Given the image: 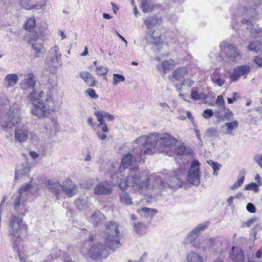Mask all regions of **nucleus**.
Wrapping results in <instances>:
<instances>
[{
  "label": "nucleus",
  "mask_w": 262,
  "mask_h": 262,
  "mask_svg": "<svg viewBox=\"0 0 262 262\" xmlns=\"http://www.w3.org/2000/svg\"><path fill=\"white\" fill-rule=\"evenodd\" d=\"M138 212L143 217L147 219L151 220L155 216L158 211L156 209H151L147 207H143L141 209H138Z\"/></svg>",
  "instance_id": "obj_29"
},
{
  "label": "nucleus",
  "mask_w": 262,
  "mask_h": 262,
  "mask_svg": "<svg viewBox=\"0 0 262 262\" xmlns=\"http://www.w3.org/2000/svg\"><path fill=\"white\" fill-rule=\"evenodd\" d=\"M199 165L200 162L198 160H193L187 175V181L194 185H199L200 182Z\"/></svg>",
  "instance_id": "obj_13"
},
{
  "label": "nucleus",
  "mask_w": 262,
  "mask_h": 262,
  "mask_svg": "<svg viewBox=\"0 0 262 262\" xmlns=\"http://www.w3.org/2000/svg\"><path fill=\"white\" fill-rule=\"evenodd\" d=\"M161 23V18H159L156 15L148 16L144 20V24L148 29H150L157 24H160Z\"/></svg>",
  "instance_id": "obj_30"
},
{
  "label": "nucleus",
  "mask_w": 262,
  "mask_h": 262,
  "mask_svg": "<svg viewBox=\"0 0 262 262\" xmlns=\"http://www.w3.org/2000/svg\"><path fill=\"white\" fill-rule=\"evenodd\" d=\"M62 185L53 180L48 182V188L56 196L57 199H60Z\"/></svg>",
  "instance_id": "obj_25"
},
{
  "label": "nucleus",
  "mask_w": 262,
  "mask_h": 262,
  "mask_svg": "<svg viewBox=\"0 0 262 262\" xmlns=\"http://www.w3.org/2000/svg\"><path fill=\"white\" fill-rule=\"evenodd\" d=\"M248 49L251 51L256 52H260L258 55L255 58V63L259 67H262V41L254 40L251 42L248 46Z\"/></svg>",
  "instance_id": "obj_18"
},
{
  "label": "nucleus",
  "mask_w": 262,
  "mask_h": 262,
  "mask_svg": "<svg viewBox=\"0 0 262 262\" xmlns=\"http://www.w3.org/2000/svg\"><path fill=\"white\" fill-rule=\"evenodd\" d=\"M90 257L94 260L106 258L108 255V250L101 243L94 245L89 250Z\"/></svg>",
  "instance_id": "obj_14"
},
{
  "label": "nucleus",
  "mask_w": 262,
  "mask_h": 262,
  "mask_svg": "<svg viewBox=\"0 0 262 262\" xmlns=\"http://www.w3.org/2000/svg\"><path fill=\"white\" fill-rule=\"evenodd\" d=\"M9 103V100L7 96L2 94L0 96V105H7Z\"/></svg>",
  "instance_id": "obj_56"
},
{
  "label": "nucleus",
  "mask_w": 262,
  "mask_h": 262,
  "mask_svg": "<svg viewBox=\"0 0 262 262\" xmlns=\"http://www.w3.org/2000/svg\"><path fill=\"white\" fill-rule=\"evenodd\" d=\"M32 188V185L31 184V182H30L29 183H28L24 186H21L16 192H19L21 195H24L25 196H26Z\"/></svg>",
  "instance_id": "obj_40"
},
{
  "label": "nucleus",
  "mask_w": 262,
  "mask_h": 262,
  "mask_svg": "<svg viewBox=\"0 0 262 262\" xmlns=\"http://www.w3.org/2000/svg\"><path fill=\"white\" fill-rule=\"evenodd\" d=\"M209 222H205L199 225L187 236L184 242L186 244H192L200 235L201 232L206 229L209 225Z\"/></svg>",
  "instance_id": "obj_17"
},
{
  "label": "nucleus",
  "mask_w": 262,
  "mask_h": 262,
  "mask_svg": "<svg viewBox=\"0 0 262 262\" xmlns=\"http://www.w3.org/2000/svg\"><path fill=\"white\" fill-rule=\"evenodd\" d=\"M26 40L32 44L31 52L34 54V57H40L44 52L42 40L38 37L33 40L31 36L28 37Z\"/></svg>",
  "instance_id": "obj_15"
},
{
  "label": "nucleus",
  "mask_w": 262,
  "mask_h": 262,
  "mask_svg": "<svg viewBox=\"0 0 262 262\" xmlns=\"http://www.w3.org/2000/svg\"><path fill=\"white\" fill-rule=\"evenodd\" d=\"M245 171L241 170L239 172V174L238 176L237 180V185L241 186L245 180Z\"/></svg>",
  "instance_id": "obj_48"
},
{
  "label": "nucleus",
  "mask_w": 262,
  "mask_h": 262,
  "mask_svg": "<svg viewBox=\"0 0 262 262\" xmlns=\"http://www.w3.org/2000/svg\"><path fill=\"white\" fill-rule=\"evenodd\" d=\"M238 123L237 120H233L231 122H227L224 124L223 127H227V133L231 132L233 129L236 128L238 126Z\"/></svg>",
  "instance_id": "obj_42"
},
{
  "label": "nucleus",
  "mask_w": 262,
  "mask_h": 262,
  "mask_svg": "<svg viewBox=\"0 0 262 262\" xmlns=\"http://www.w3.org/2000/svg\"><path fill=\"white\" fill-rule=\"evenodd\" d=\"M20 5L27 10H31L35 7L36 4L32 3L31 0H21Z\"/></svg>",
  "instance_id": "obj_41"
},
{
  "label": "nucleus",
  "mask_w": 262,
  "mask_h": 262,
  "mask_svg": "<svg viewBox=\"0 0 262 262\" xmlns=\"http://www.w3.org/2000/svg\"><path fill=\"white\" fill-rule=\"evenodd\" d=\"M185 81H186V85H187L189 87L192 86L194 83V81L193 80H192L191 79H189V78L185 79Z\"/></svg>",
  "instance_id": "obj_62"
},
{
  "label": "nucleus",
  "mask_w": 262,
  "mask_h": 262,
  "mask_svg": "<svg viewBox=\"0 0 262 262\" xmlns=\"http://www.w3.org/2000/svg\"><path fill=\"white\" fill-rule=\"evenodd\" d=\"M159 106L161 108V111L163 112H168L171 111V108L165 102H160L159 103Z\"/></svg>",
  "instance_id": "obj_53"
},
{
  "label": "nucleus",
  "mask_w": 262,
  "mask_h": 262,
  "mask_svg": "<svg viewBox=\"0 0 262 262\" xmlns=\"http://www.w3.org/2000/svg\"><path fill=\"white\" fill-rule=\"evenodd\" d=\"M61 56L57 46L55 45L50 49L45 60L46 68L49 71L54 73L56 69L61 66Z\"/></svg>",
  "instance_id": "obj_9"
},
{
  "label": "nucleus",
  "mask_w": 262,
  "mask_h": 262,
  "mask_svg": "<svg viewBox=\"0 0 262 262\" xmlns=\"http://www.w3.org/2000/svg\"><path fill=\"white\" fill-rule=\"evenodd\" d=\"M57 127V120L56 118H52L49 119V121L47 123L45 128L47 130H56Z\"/></svg>",
  "instance_id": "obj_39"
},
{
  "label": "nucleus",
  "mask_w": 262,
  "mask_h": 262,
  "mask_svg": "<svg viewBox=\"0 0 262 262\" xmlns=\"http://www.w3.org/2000/svg\"><path fill=\"white\" fill-rule=\"evenodd\" d=\"M187 262H204L202 256L194 252H191L187 255Z\"/></svg>",
  "instance_id": "obj_34"
},
{
  "label": "nucleus",
  "mask_w": 262,
  "mask_h": 262,
  "mask_svg": "<svg viewBox=\"0 0 262 262\" xmlns=\"http://www.w3.org/2000/svg\"><path fill=\"white\" fill-rule=\"evenodd\" d=\"M262 254V249H260L255 253V257L257 258H260Z\"/></svg>",
  "instance_id": "obj_64"
},
{
  "label": "nucleus",
  "mask_w": 262,
  "mask_h": 262,
  "mask_svg": "<svg viewBox=\"0 0 262 262\" xmlns=\"http://www.w3.org/2000/svg\"><path fill=\"white\" fill-rule=\"evenodd\" d=\"M155 7L153 0H141L140 7L144 13L152 11Z\"/></svg>",
  "instance_id": "obj_28"
},
{
  "label": "nucleus",
  "mask_w": 262,
  "mask_h": 262,
  "mask_svg": "<svg viewBox=\"0 0 262 262\" xmlns=\"http://www.w3.org/2000/svg\"><path fill=\"white\" fill-rule=\"evenodd\" d=\"M77 192V185L71 182L66 183V184L62 185L61 193L63 192L69 198L73 197L76 194Z\"/></svg>",
  "instance_id": "obj_24"
},
{
  "label": "nucleus",
  "mask_w": 262,
  "mask_h": 262,
  "mask_svg": "<svg viewBox=\"0 0 262 262\" xmlns=\"http://www.w3.org/2000/svg\"><path fill=\"white\" fill-rule=\"evenodd\" d=\"M216 130L214 128H209L206 131V134L208 137L215 136L216 135Z\"/></svg>",
  "instance_id": "obj_58"
},
{
  "label": "nucleus",
  "mask_w": 262,
  "mask_h": 262,
  "mask_svg": "<svg viewBox=\"0 0 262 262\" xmlns=\"http://www.w3.org/2000/svg\"><path fill=\"white\" fill-rule=\"evenodd\" d=\"M18 77L16 74H9L3 80V85L6 88L14 86L17 83Z\"/></svg>",
  "instance_id": "obj_27"
},
{
  "label": "nucleus",
  "mask_w": 262,
  "mask_h": 262,
  "mask_svg": "<svg viewBox=\"0 0 262 262\" xmlns=\"http://www.w3.org/2000/svg\"><path fill=\"white\" fill-rule=\"evenodd\" d=\"M94 115L96 117L98 122H100V125H102V132L104 133L108 132L109 129L104 120V118H106L108 121H112L114 120L115 117L103 111H95Z\"/></svg>",
  "instance_id": "obj_16"
},
{
  "label": "nucleus",
  "mask_w": 262,
  "mask_h": 262,
  "mask_svg": "<svg viewBox=\"0 0 262 262\" xmlns=\"http://www.w3.org/2000/svg\"><path fill=\"white\" fill-rule=\"evenodd\" d=\"M224 118L225 120L231 121L233 119L234 115L233 113L230 110L228 109L226 110V112L224 115Z\"/></svg>",
  "instance_id": "obj_52"
},
{
  "label": "nucleus",
  "mask_w": 262,
  "mask_h": 262,
  "mask_svg": "<svg viewBox=\"0 0 262 262\" xmlns=\"http://www.w3.org/2000/svg\"><path fill=\"white\" fill-rule=\"evenodd\" d=\"M213 115V112L211 109H206L204 111L203 117L205 119H208L211 117Z\"/></svg>",
  "instance_id": "obj_55"
},
{
  "label": "nucleus",
  "mask_w": 262,
  "mask_h": 262,
  "mask_svg": "<svg viewBox=\"0 0 262 262\" xmlns=\"http://www.w3.org/2000/svg\"><path fill=\"white\" fill-rule=\"evenodd\" d=\"M191 98L193 100H205L207 99V96L204 93L199 92L193 87L191 89Z\"/></svg>",
  "instance_id": "obj_32"
},
{
  "label": "nucleus",
  "mask_w": 262,
  "mask_h": 262,
  "mask_svg": "<svg viewBox=\"0 0 262 262\" xmlns=\"http://www.w3.org/2000/svg\"><path fill=\"white\" fill-rule=\"evenodd\" d=\"M32 113L39 119L47 117L50 111L56 112L59 110L60 103L56 98H46V101L33 103Z\"/></svg>",
  "instance_id": "obj_7"
},
{
  "label": "nucleus",
  "mask_w": 262,
  "mask_h": 262,
  "mask_svg": "<svg viewBox=\"0 0 262 262\" xmlns=\"http://www.w3.org/2000/svg\"><path fill=\"white\" fill-rule=\"evenodd\" d=\"M125 174L126 176H123L124 182L118 183L119 188L125 190L127 187H133L134 190L138 191L140 194H145L149 186V179L143 178L140 172L136 168H133ZM120 176L123 177L121 173H118L117 178Z\"/></svg>",
  "instance_id": "obj_2"
},
{
  "label": "nucleus",
  "mask_w": 262,
  "mask_h": 262,
  "mask_svg": "<svg viewBox=\"0 0 262 262\" xmlns=\"http://www.w3.org/2000/svg\"><path fill=\"white\" fill-rule=\"evenodd\" d=\"M134 228L137 233L141 234L143 233L145 229V227L143 224L137 223L134 224Z\"/></svg>",
  "instance_id": "obj_46"
},
{
  "label": "nucleus",
  "mask_w": 262,
  "mask_h": 262,
  "mask_svg": "<svg viewBox=\"0 0 262 262\" xmlns=\"http://www.w3.org/2000/svg\"><path fill=\"white\" fill-rule=\"evenodd\" d=\"M186 171L182 168H179L174 171L173 177L169 179V182L161 181L160 188L162 190L174 191L182 185V177L184 176Z\"/></svg>",
  "instance_id": "obj_10"
},
{
  "label": "nucleus",
  "mask_w": 262,
  "mask_h": 262,
  "mask_svg": "<svg viewBox=\"0 0 262 262\" xmlns=\"http://www.w3.org/2000/svg\"><path fill=\"white\" fill-rule=\"evenodd\" d=\"M214 83L219 86H222L224 83L225 81L221 79L220 78H218L214 80H213Z\"/></svg>",
  "instance_id": "obj_60"
},
{
  "label": "nucleus",
  "mask_w": 262,
  "mask_h": 262,
  "mask_svg": "<svg viewBox=\"0 0 262 262\" xmlns=\"http://www.w3.org/2000/svg\"><path fill=\"white\" fill-rule=\"evenodd\" d=\"M125 80L124 76L119 74H113V83L114 85H117L119 83L121 82H123Z\"/></svg>",
  "instance_id": "obj_45"
},
{
  "label": "nucleus",
  "mask_w": 262,
  "mask_h": 262,
  "mask_svg": "<svg viewBox=\"0 0 262 262\" xmlns=\"http://www.w3.org/2000/svg\"><path fill=\"white\" fill-rule=\"evenodd\" d=\"M251 67L249 65L244 64L236 67L230 75L231 78L233 81H237L241 76L246 77L250 73Z\"/></svg>",
  "instance_id": "obj_19"
},
{
  "label": "nucleus",
  "mask_w": 262,
  "mask_h": 262,
  "mask_svg": "<svg viewBox=\"0 0 262 262\" xmlns=\"http://www.w3.org/2000/svg\"><path fill=\"white\" fill-rule=\"evenodd\" d=\"M172 62V60H165L162 62L161 66L163 70L164 73H166V70L169 69Z\"/></svg>",
  "instance_id": "obj_49"
},
{
  "label": "nucleus",
  "mask_w": 262,
  "mask_h": 262,
  "mask_svg": "<svg viewBox=\"0 0 262 262\" xmlns=\"http://www.w3.org/2000/svg\"><path fill=\"white\" fill-rule=\"evenodd\" d=\"M254 159H255L256 162L258 164V165L262 169V155H256L254 157Z\"/></svg>",
  "instance_id": "obj_59"
},
{
  "label": "nucleus",
  "mask_w": 262,
  "mask_h": 262,
  "mask_svg": "<svg viewBox=\"0 0 262 262\" xmlns=\"http://www.w3.org/2000/svg\"><path fill=\"white\" fill-rule=\"evenodd\" d=\"M188 73L187 69L185 67L178 68L172 73V77L176 80L183 78Z\"/></svg>",
  "instance_id": "obj_31"
},
{
  "label": "nucleus",
  "mask_w": 262,
  "mask_h": 262,
  "mask_svg": "<svg viewBox=\"0 0 262 262\" xmlns=\"http://www.w3.org/2000/svg\"><path fill=\"white\" fill-rule=\"evenodd\" d=\"M220 48L221 52L230 61L237 62L241 60L242 54L240 50L230 42H221Z\"/></svg>",
  "instance_id": "obj_11"
},
{
  "label": "nucleus",
  "mask_w": 262,
  "mask_h": 262,
  "mask_svg": "<svg viewBox=\"0 0 262 262\" xmlns=\"http://www.w3.org/2000/svg\"><path fill=\"white\" fill-rule=\"evenodd\" d=\"M150 151L146 148L144 144L140 143L137 139L134 142V148L130 152L124 156L121 160L122 167H120V173L122 172V168H127L129 166L141 162L145 158V155Z\"/></svg>",
  "instance_id": "obj_5"
},
{
  "label": "nucleus",
  "mask_w": 262,
  "mask_h": 262,
  "mask_svg": "<svg viewBox=\"0 0 262 262\" xmlns=\"http://www.w3.org/2000/svg\"><path fill=\"white\" fill-rule=\"evenodd\" d=\"M146 255V254L145 253L140 258L139 260H129L128 262H144V257Z\"/></svg>",
  "instance_id": "obj_63"
},
{
  "label": "nucleus",
  "mask_w": 262,
  "mask_h": 262,
  "mask_svg": "<svg viewBox=\"0 0 262 262\" xmlns=\"http://www.w3.org/2000/svg\"><path fill=\"white\" fill-rule=\"evenodd\" d=\"M12 211L8 222V236L13 243V249L18 252L20 235L26 231L27 226L23 222L24 216L28 211L27 198L19 192H15L11 198Z\"/></svg>",
  "instance_id": "obj_1"
},
{
  "label": "nucleus",
  "mask_w": 262,
  "mask_h": 262,
  "mask_svg": "<svg viewBox=\"0 0 262 262\" xmlns=\"http://www.w3.org/2000/svg\"><path fill=\"white\" fill-rule=\"evenodd\" d=\"M104 235V242L108 249L115 250L120 246V231L119 225L117 223L111 222L107 223L105 226Z\"/></svg>",
  "instance_id": "obj_8"
},
{
  "label": "nucleus",
  "mask_w": 262,
  "mask_h": 262,
  "mask_svg": "<svg viewBox=\"0 0 262 262\" xmlns=\"http://www.w3.org/2000/svg\"><path fill=\"white\" fill-rule=\"evenodd\" d=\"M81 78L90 86H94L95 80L92 75L87 72H81L80 74Z\"/></svg>",
  "instance_id": "obj_33"
},
{
  "label": "nucleus",
  "mask_w": 262,
  "mask_h": 262,
  "mask_svg": "<svg viewBox=\"0 0 262 262\" xmlns=\"http://www.w3.org/2000/svg\"><path fill=\"white\" fill-rule=\"evenodd\" d=\"M88 200L84 198H78L75 200L74 204L79 210H82L87 205Z\"/></svg>",
  "instance_id": "obj_38"
},
{
  "label": "nucleus",
  "mask_w": 262,
  "mask_h": 262,
  "mask_svg": "<svg viewBox=\"0 0 262 262\" xmlns=\"http://www.w3.org/2000/svg\"><path fill=\"white\" fill-rule=\"evenodd\" d=\"M256 218L252 217V219L249 220L247 222L245 223V225L247 227H250L253 223L256 221Z\"/></svg>",
  "instance_id": "obj_61"
},
{
  "label": "nucleus",
  "mask_w": 262,
  "mask_h": 262,
  "mask_svg": "<svg viewBox=\"0 0 262 262\" xmlns=\"http://www.w3.org/2000/svg\"><path fill=\"white\" fill-rule=\"evenodd\" d=\"M8 115L7 121L2 123V127L4 130H7L15 127V141L19 143L25 142L28 138L29 131L27 127L21 123L18 111L11 107Z\"/></svg>",
  "instance_id": "obj_3"
},
{
  "label": "nucleus",
  "mask_w": 262,
  "mask_h": 262,
  "mask_svg": "<svg viewBox=\"0 0 262 262\" xmlns=\"http://www.w3.org/2000/svg\"><path fill=\"white\" fill-rule=\"evenodd\" d=\"M112 190V185L106 182H102L98 184L94 188V193L97 195L109 194Z\"/></svg>",
  "instance_id": "obj_22"
},
{
  "label": "nucleus",
  "mask_w": 262,
  "mask_h": 262,
  "mask_svg": "<svg viewBox=\"0 0 262 262\" xmlns=\"http://www.w3.org/2000/svg\"><path fill=\"white\" fill-rule=\"evenodd\" d=\"M229 253L231 260L233 262H244L245 260L244 252L239 247H233Z\"/></svg>",
  "instance_id": "obj_21"
},
{
  "label": "nucleus",
  "mask_w": 262,
  "mask_h": 262,
  "mask_svg": "<svg viewBox=\"0 0 262 262\" xmlns=\"http://www.w3.org/2000/svg\"><path fill=\"white\" fill-rule=\"evenodd\" d=\"M244 16L241 19V23L247 30L250 36L253 38H262V29L258 26L254 27L253 21L257 19V12L255 7L250 6L244 9Z\"/></svg>",
  "instance_id": "obj_6"
},
{
  "label": "nucleus",
  "mask_w": 262,
  "mask_h": 262,
  "mask_svg": "<svg viewBox=\"0 0 262 262\" xmlns=\"http://www.w3.org/2000/svg\"><path fill=\"white\" fill-rule=\"evenodd\" d=\"M245 190H253L255 192H257L259 189L257 185L255 183H251L245 187Z\"/></svg>",
  "instance_id": "obj_50"
},
{
  "label": "nucleus",
  "mask_w": 262,
  "mask_h": 262,
  "mask_svg": "<svg viewBox=\"0 0 262 262\" xmlns=\"http://www.w3.org/2000/svg\"><path fill=\"white\" fill-rule=\"evenodd\" d=\"M31 167L27 163H23L15 170V180L22 178L29 172Z\"/></svg>",
  "instance_id": "obj_26"
},
{
  "label": "nucleus",
  "mask_w": 262,
  "mask_h": 262,
  "mask_svg": "<svg viewBox=\"0 0 262 262\" xmlns=\"http://www.w3.org/2000/svg\"><path fill=\"white\" fill-rule=\"evenodd\" d=\"M85 93L91 98L96 99L98 98V95L96 93L95 91L93 89H88L85 91Z\"/></svg>",
  "instance_id": "obj_51"
},
{
  "label": "nucleus",
  "mask_w": 262,
  "mask_h": 262,
  "mask_svg": "<svg viewBox=\"0 0 262 262\" xmlns=\"http://www.w3.org/2000/svg\"><path fill=\"white\" fill-rule=\"evenodd\" d=\"M32 90V91L29 95V98L32 101V104L46 101V98H55L53 88H50L46 93L43 92L42 91L38 92L34 88Z\"/></svg>",
  "instance_id": "obj_12"
},
{
  "label": "nucleus",
  "mask_w": 262,
  "mask_h": 262,
  "mask_svg": "<svg viewBox=\"0 0 262 262\" xmlns=\"http://www.w3.org/2000/svg\"><path fill=\"white\" fill-rule=\"evenodd\" d=\"M176 152L177 155L182 156L184 155H190L191 150L184 145L178 146L176 148Z\"/></svg>",
  "instance_id": "obj_36"
},
{
  "label": "nucleus",
  "mask_w": 262,
  "mask_h": 262,
  "mask_svg": "<svg viewBox=\"0 0 262 262\" xmlns=\"http://www.w3.org/2000/svg\"><path fill=\"white\" fill-rule=\"evenodd\" d=\"M104 218V215L99 210H96L91 215V221L93 224L97 225L100 223Z\"/></svg>",
  "instance_id": "obj_35"
},
{
  "label": "nucleus",
  "mask_w": 262,
  "mask_h": 262,
  "mask_svg": "<svg viewBox=\"0 0 262 262\" xmlns=\"http://www.w3.org/2000/svg\"><path fill=\"white\" fill-rule=\"evenodd\" d=\"M35 24V19L34 18H30L24 25V28L26 30H31L34 28Z\"/></svg>",
  "instance_id": "obj_44"
},
{
  "label": "nucleus",
  "mask_w": 262,
  "mask_h": 262,
  "mask_svg": "<svg viewBox=\"0 0 262 262\" xmlns=\"http://www.w3.org/2000/svg\"><path fill=\"white\" fill-rule=\"evenodd\" d=\"M35 84V77L33 73L30 72L24 75V79L20 82V86L21 89L27 90L33 89Z\"/></svg>",
  "instance_id": "obj_20"
},
{
  "label": "nucleus",
  "mask_w": 262,
  "mask_h": 262,
  "mask_svg": "<svg viewBox=\"0 0 262 262\" xmlns=\"http://www.w3.org/2000/svg\"><path fill=\"white\" fill-rule=\"evenodd\" d=\"M208 164H209L213 169V175L217 176V171H219L221 167V165L218 163L214 162L212 160H209L207 162Z\"/></svg>",
  "instance_id": "obj_43"
},
{
  "label": "nucleus",
  "mask_w": 262,
  "mask_h": 262,
  "mask_svg": "<svg viewBox=\"0 0 262 262\" xmlns=\"http://www.w3.org/2000/svg\"><path fill=\"white\" fill-rule=\"evenodd\" d=\"M88 124L90 125L93 129L95 132L97 136L101 140L106 139L107 136L102 131V125L94 123L93 119L92 117H89L88 119Z\"/></svg>",
  "instance_id": "obj_23"
},
{
  "label": "nucleus",
  "mask_w": 262,
  "mask_h": 262,
  "mask_svg": "<svg viewBox=\"0 0 262 262\" xmlns=\"http://www.w3.org/2000/svg\"><path fill=\"white\" fill-rule=\"evenodd\" d=\"M216 104L223 108H225V101L223 96L219 95L217 96L216 100Z\"/></svg>",
  "instance_id": "obj_54"
},
{
  "label": "nucleus",
  "mask_w": 262,
  "mask_h": 262,
  "mask_svg": "<svg viewBox=\"0 0 262 262\" xmlns=\"http://www.w3.org/2000/svg\"><path fill=\"white\" fill-rule=\"evenodd\" d=\"M247 210L250 213H254L255 212V206L251 203H249L247 204L246 206Z\"/></svg>",
  "instance_id": "obj_57"
},
{
  "label": "nucleus",
  "mask_w": 262,
  "mask_h": 262,
  "mask_svg": "<svg viewBox=\"0 0 262 262\" xmlns=\"http://www.w3.org/2000/svg\"><path fill=\"white\" fill-rule=\"evenodd\" d=\"M137 141L140 143L144 144L146 149L150 150L148 155L152 154V149H154L156 145H160L163 147H170L174 146L177 140L175 138L168 133L159 134L158 133H152L147 137L141 136L137 139Z\"/></svg>",
  "instance_id": "obj_4"
},
{
  "label": "nucleus",
  "mask_w": 262,
  "mask_h": 262,
  "mask_svg": "<svg viewBox=\"0 0 262 262\" xmlns=\"http://www.w3.org/2000/svg\"><path fill=\"white\" fill-rule=\"evenodd\" d=\"M108 71L106 67L99 66L96 68V73L100 76H105Z\"/></svg>",
  "instance_id": "obj_47"
},
{
  "label": "nucleus",
  "mask_w": 262,
  "mask_h": 262,
  "mask_svg": "<svg viewBox=\"0 0 262 262\" xmlns=\"http://www.w3.org/2000/svg\"><path fill=\"white\" fill-rule=\"evenodd\" d=\"M120 200L121 203L125 205H130L132 203L131 198L129 194L123 191L120 194Z\"/></svg>",
  "instance_id": "obj_37"
}]
</instances>
